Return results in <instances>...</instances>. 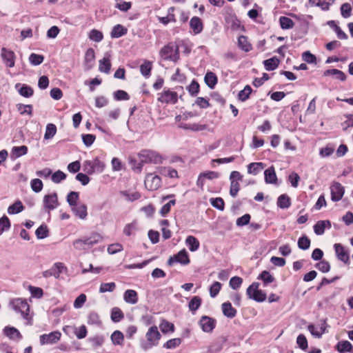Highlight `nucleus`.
Instances as JSON below:
<instances>
[{"instance_id":"nucleus-63","label":"nucleus","mask_w":353,"mask_h":353,"mask_svg":"<svg viewBox=\"0 0 353 353\" xmlns=\"http://www.w3.org/2000/svg\"><path fill=\"white\" fill-rule=\"evenodd\" d=\"M35 234L38 239H44L47 237L48 234L47 227L46 225L39 226L37 229Z\"/></svg>"},{"instance_id":"nucleus-10","label":"nucleus","mask_w":353,"mask_h":353,"mask_svg":"<svg viewBox=\"0 0 353 353\" xmlns=\"http://www.w3.org/2000/svg\"><path fill=\"white\" fill-rule=\"evenodd\" d=\"M160 54L164 59L175 61L178 57V47L174 44H168L161 49Z\"/></svg>"},{"instance_id":"nucleus-21","label":"nucleus","mask_w":353,"mask_h":353,"mask_svg":"<svg viewBox=\"0 0 353 353\" xmlns=\"http://www.w3.org/2000/svg\"><path fill=\"white\" fill-rule=\"evenodd\" d=\"M190 26L195 34L201 32L203 28V23L198 17H194L190 19Z\"/></svg>"},{"instance_id":"nucleus-27","label":"nucleus","mask_w":353,"mask_h":353,"mask_svg":"<svg viewBox=\"0 0 353 353\" xmlns=\"http://www.w3.org/2000/svg\"><path fill=\"white\" fill-rule=\"evenodd\" d=\"M185 244L191 252L196 251L200 246L199 241L193 236H188L186 238Z\"/></svg>"},{"instance_id":"nucleus-49","label":"nucleus","mask_w":353,"mask_h":353,"mask_svg":"<svg viewBox=\"0 0 353 353\" xmlns=\"http://www.w3.org/2000/svg\"><path fill=\"white\" fill-rule=\"evenodd\" d=\"M181 343V339L180 338H174L168 340L165 343H164L163 347L166 349H174L179 346Z\"/></svg>"},{"instance_id":"nucleus-43","label":"nucleus","mask_w":353,"mask_h":353,"mask_svg":"<svg viewBox=\"0 0 353 353\" xmlns=\"http://www.w3.org/2000/svg\"><path fill=\"white\" fill-rule=\"evenodd\" d=\"M238 44L239 48H241L245 52H249L252 49L251 45L248 43L247 37L245 36H240L239 37Z\"/></svg>"},{"instance_id":"nucleus-59","label":"nucleus","mask_w":353,"mask_h":353,"mask_svg":"<svg viewBox=\"0 0 353 353\" xmlns=\"http://www.w3.org/2000/svg\"><path fill=\"white\" fill-rule=\"evenodd\" d=\"M17 110L20 112L21 114H28L29 115L32 114V107L31 105H23V104H17Z\"/></svg>"},{"instance_id":"nucleus-13","label":"nucleus","mask_w":353,"mask_h":353,"mask_svg":"<svg viewBox=\"0 0 353 353\" xmlns=\"http://www.w3.org/2000/svg\"><path fill=\"white\" fill-rule=\"evenodd\" d=\"M176 262H178L182 265H188L190 263V259L188 252L185 249L179 252L177 254L170 257L168 261V264L169 265H172Z\"/></svg>"},{"instance_id":"nucleus-20","label":"nucleus","mask_w":353,"mask_h":353,"mask_svg":"<svg viewBox=\"0 0 353 353\" xmlns=\"http://www.w3.org/2000/svg\"><path fill=\"white\" fill-rule=\"evenodd\" d=\"M72 211L81 219H85L87 217V206L83 203H79L73 206Z\"/></svg>"},{"instance_id":"nucleus-56","label":"nucleus","mask_w":353,"mask_h":353,"mask_svg":"<svg viewBox=\"0 0 353 353\" xmlns=\"http://www.w3.org/2000/svg\"><path fill=\"white\" fill-rule=\"evenodd\" d=\"M32 190L35 192H39L43 189V182L39 179H32L30 182Z\"/></svg>"},{"instance_id":"nucleus-48","label":"nucleus","mask_w":353,"mask_h":353,"mask_svg":"<svg viewBox=\"0 0 353 353\" xmlns=\"http://www.w3.org/2000/svg\"><path fill=\"white\" fill-rule=\"evenodd\" d=\"M43 55L32 53L29 57V61L33 65H40L43 61Z\"/></svg>"},{"instance_id":"nucleus-34","label":"nucleus","mask_w":353,"mask_h":353,"mask_svg":"<svg viewBox=\"0 0 353 353\" xmlns=\"http://www.w3.org/2000/svg\"><path fill=\"white\" fill-rule=\"evenodd\" d=\"M111 68V63L109 57H104L99 61V70L101 72L109 73Z\"/></svg>"},{"instance_id":"nucleus-28","label":"nucleus","mask_w":353,"mask_h":353,"mask_svg":"<svg viewBox=\"0 0 353 353\" xmlns=\"http://www.w3.org/2000/svg\"><path fill=\"white\" fill-rule=\"evenodd\" d=\"M110 339L114 345L122 346L124 342V335L121 331L116 330L111 334Z\"/></svg>"},{"instance_id":"nucleus-32","label":"nucleus","mask_w":353,"mask_h":353,"mask_svg":"<svg viewBox=\"0 0 353 353\" xmlns=\"http://www.w3.org/2000/svg\"><path fill=\"white\" fill-rule=\"evenodd\" d=\"M264 168L263 163H251L248 165V174L256 175Z\"/></svg>"},{"instance_id":"nucleus-12","label":"nucleus","mask_w":353,"mask_h":353,"mask_svg":"<svg viewBox=\"0 0 353 353\" xmlns=\"http://www.w3.org/2000/svg\"><path fill=\"white\" fill-rule=\"evenodd\" d=\"M13 309L18 312H20L23 318L27 319L28 312L30 310L28 303L22 299H16L12 301Z\"/></svg>"},{"instance_id":"nucleus-3","label":"nucleus","mask_w":353,"mask_h":353,"mask_svg":"<svg viewBox=\"0 0 353 353\" xmlns=\"http://www.w3.org/2000/svg\"><path fill=\"white\" fill-rule=\"evenodd\" d=\"M83 170L88 174H92L94 172H102L105 168L103 162L100 161L98 158H95L92 161L87 160L83 165Z\"/></svg>"},{"instance_id":"nucleus-14","label":"nucleus","mask_w":353,"mask_h":353,"mask_svg":"<svg viewBox=\"0 0 353 353\" xmlns=\"http://www.w3.org/2000/svg\"><path fill=\"white\" fill-rule=\"evenodd\" d=\"M331 197L333 201H339L345 193L344 187L339 182H334L330 186Z\"/></svg>"},{"instance_id":"nucleus-1","label":"nucleus","mask_w":353,"mask_h":353,"mask_svg":"<svg viewBox=\"0 0 353 353\" xmlns=\"http://www.w3.org/2000/svg\"><path fill=\"white\" fill-rule=\"evenodd\" d=\"M102 241L103 236L99 233L93 232L89 236L74 240L72 245L77 250L85 251Z\"/></svg>"},{"instance_id":"nucleus-30","label":"nucleus","mask_w":353,"mask_h":353,"mask_svg":"<svg viewBox=\"0 0 353 353\" xmlns=\"http://www.w3.org/2000/svg\"><path fill=\"white\" fill-rule=\"evenodd\" d=\"M336 349L340 353L353 352V346L348 341L339 342Z\"/></svg>"},{"instance_id":"nucleus-52","label":"nucleus","mask_w":353,"mask_h":353,"mask_svg":"<svg viewBox=\"0 0 353 353\" xmlns=\"http://www.w3.org/2000/svg\"><path fill=\"white\" fill-rule=\"evenodd\" d=\"M201 304V299L199 296H194L189 303V309L192 312H195Z\"/></svg>"},{"instance_id":"nucleus-36","label":"nucleus","mask_w":353,"mask_h":353,"mask_svg":"<svg viewBox=\"0 0 353 353\" xmlns=\"http://www.w3.org/2000/svg\"><path fill=\"white\" fill-rule=\"evenodd\" d=\"M152 68V62L145 60L140 65V72L143 76L148 78L150 76Z\"/></svg>"},{"instance_id":"nucleus-29","label":"nucleus","mask_w":353,"mask_h":353,"mask_svg":"<svg viewBox=\"0 0 353 353\" xmlns=\"http://www.w3.org/2000/svg\"><path fill=\"white\" fill-rule=\"evenodd\" d=\"M158 172L170 178H178L177 171L170 167H160L158 168Z\"/></svg>"},{"instance_id":"nucleus-61","label":"nucleus","mask_w":353,"mask_h":353,"mask_svg":"<svg viewBox=\"0 0 353 353\" xmlns=\"http://www.w3.org/2000/svg\"><path fill=\"white\" fill-rule=\"evenodd\" d=\"M221 288V284L218 281H215L210 288V296L212 298L215 297L219 294Z\"/></svg>"},{"instance_id":"nucleus-31","label":"nucleus","mask_w":353,"mask_h":353,"mask_svg":"<svg viewBox=\"0 0 353 353\" xmlns=\"http://www.w3.org/2000/svg\"><path fill=\"white\" fill-rule=\"evenodd\" d=\"M28 152V148L26 145L13 147L11 152V156L13 159L19 158Z\"/></svg>"},{"instance_id":"nucleus-50","label":"nucleus","mask_w":353,"mask_h":353,"mask_svg":"<svg viewBox=\"0 0 353 353\" xmlns=\"http://www.w3.org/2000/svg\"><path fill=\"white\" fill-rule=\"evenodd\" d=\"M78 199H79V193L77 192H70L68 194L67 201L71 208L77 205Z\"/></svg>"},{"instance_id":"nucleus-35","label":"nucleus","mask_w":353,"mask_h":353,"mask_svg":"<svg viewBox=\"0 0 353 353\" xmlns=\"http://www.w3.org/2000/svg\"><path fill=\"white\" fill-rule=\"evenodd\" d=\"M263 64L267 70H274L278 67L279 64V60L276 57H272L265 60L263 61Z\"/></svg>"},{"instance_id":"nucleus-18","label":"nucleus","mask_w":353,"mask_h":353,"mask_svg":"<svg viewBox=\"0 0 353 353\" xmlns=\"http://www.w3.org/2000/svg\"><path fill=\"white\" fill-rule=\"evenodd\" d=\"M326 327V322L325 321H323L319 327H316L312 324L309 325L307 326V330L313 336L320 339L321 338L322 335L325 333Z\"/></svg>"},{"instance_id":"nucleus-15","label":"nucleus","mask_w":353,"mask_h":353,"mask_svg":"<svg viewBox=\"0 0 353 353\" xmlns=\"http://www.w3.org/2000/svg\"><path fill=\"white\" fill-rule=\"evenodd\" d=\"M215 324V320L208 316H203L199 321V325L205 332H211L214 330Z\"/></svg>"},{"instance_id":"nucleus-22","label":"nucleus","mask_w":353,"mask_h":353,"mask_svg":"<svg viewBox=\"0 0 353 353\" xmlns=\"http://www.w3.org/2000/svg\"><path fill=\"white\" fill-rule=\"evenodd\" d=\"M326 228H331V223L328 220L319 221L314 226V232L317 235H321L324 233Z\"/></svg>"},{"instance_id":"nucleus-17","label":"nucleus","mask_w":353,"mask_h":353,"mask_svg":"<svg viewBox=\"0 0 353 353\" xmlns=\"http://www.w3.org/2000/svg\"><path fill=\"white\" fill-rule=\"evenodd\" d=\"M1 57L8 67L12 68L14 66L15 55L14 52L3 48L1 49Z\"/></svg>"},{"instance_id":"nucleus-54","label":"nucleus","mask_w":353,"mask_h":353,"mask_svg":"<svg viewBox=\"0 0 353 353\" xmlns=\"http://www.w3.org/2000/svg\"><path fill=\"white\" fill-rule=\"evenodd\" d=\"M210 201L211 205L214 208H215L219 210H224V201L221 198H220V197L212 198V199H210Z\"/></svg>"},{"instance_id":"nucleus-37","label":"nucleus","mask_w":353,"mask_h":353,"mask_svg":"<svg viewBox=\"0 0 353 353\" xmlns=\"http://www.w3.org/2000/svg\"><path fill=\"white\" fill-rule=\"evenodd\" d=\"M205 82L210 88H213L217 83V77L212 72H208L205 76Z\"/></svg>"},{"instance_id":"nucleus-64","label":"nucleus","mask_w":353,"mask_h":353,"mask_svg":"<svg viewBox=\"0 0 353 353\" xmlns=\"http://www.w3.org/2000/svg\"><path fill=\"white\" fill-rule=\"evenodd\" d=\"M259 278L263 280L265 285L272 283L274 278L268 271H263L259 276Z\"/></svg>"},{"instance_id":"nucleus-55","label":"nucleus","mask_w":353,"mask_h":353,"mask_svg":"<svg viewBox=\"0 0 353 353\" xmlns=\"http://www.w3.org/2000/svg\"><path fill=\"white\" fill-rule=\"evenodd\" d=\"M116 288V284L114 282L111 283H103L101 284L99 292L104 293L107 292H112Z\"/></svg>"},{"instance_id":"nucleus-45","label":"nucleus","mask_w":353,"mask_h":353,"mask_svg":"<svg viewBox=\"0 0 353 353\" xmlns=\"http://www.w3.org/2000/svg\"><path fill=\"white\" fill-rule=\"evenodd\" d=\"M323 10H328L330 6L334 2V0H310Z\"/></svg>"},{"instance_id":"nucleus-8","label":"nucleus","mask_w":353,"mask_h":353,"mask_svg":"<svg viewBox=\"0 0 353 353\" xmlns=\"http://www.w3.org/2000/svg\"><path fill=\"white\" fill-rule=\"evenodd\" d=\"M242 175L238 171H232L230 173V194L232 197H235L240 189V185L239 181L242 180Z\"/></svg>"},{"instance_id":"nucleus-7","label":"nucleus","mask_w":353,"mask_h":353,"mask_svg":"<svg viewBox=\"0 0 353 353\" xmlns=\"http://www.w3.org/2000/svg\"><path fill=\"white\" fill-rule=\"evenodd\" d=\"M141 161L145 163L158 164L163 162L162 157L157 152L152 150L143 151L141 154Z\"/></svg>"},{"instance_id":"nucleus-9","label":"nucleus","mask_w":353,"mask_h":353,"mask_svg":"<svg viewBox=\"0 0 353 353\" xmlns=\"http://www.w3.org/2000/svg\"><path fill=\"white\" fill-rule=\"evenodd\" d=\"M61 334L59 331H54L49 334H44L39 336L41 345H53L57 343L61 339Z\"/></svg>"},{"instance_id":"nucleus-16","label":"nucleus","mask_w":353,"mask_h":353,"mask_svg":"<svg viewBox=\"0 0 353 353\" xmlns=\"http://www.w3.org/2000/svg\"><path fill=\"white\" fill-rule=\"evenodd\" d=\"M334 248L338 259L346 264L348 263L350 261L349 253L345 248L340 243H335Z\"/></svg>"},{"instance_id":"nucleus-4","label":"nucleus","mask_w":353,"mask_h":353,"mask_svg":"<svg viewBox=\"0 0 353 353\" xmlns=\"http://www.w3.org/2000/svg\"><path fill=\"white\" fill-rule=\"evenodd\" d=\"M161 177L154 173H148L146 174L144 180V185L147 190L154 191L161 186Z\"/></svg>"},{"instance_id":"nucleus-41","label":"nucleus","mask_w":353,"mask_h":353,"mask_svg":"<svg viewBox=\"0 0 353 353\" xmlns=\"http://www.w3.org/2000/svg\"><path fill=\"white\" fill-rule=\"evenodd\" d=\"M290 199L285 194H282L278 198L277 205L279 208L285 209L290 206Z\"/></svg>"},{"instance_id":"nucleus-19","label":"nucleus","mask_w":353,"mask_h":353,"mask_svg":"<svg viewBox=\"0 0 353 353\" xmlns=\"http://www.w3.org/2000/svg\"><path fill=\"white\" fill-rule=\"evenodd\" d=\"M219 177V174L214 171H208L201 173L198 177L196 185L203 189L205 179L212 180Z\"/></svg>"},{"instance_id":"nucleus-38","label":"nucleus","mask_w":353,"mask_h":353,"mask_svg":"<svg viewBox=\"0 0 353 353\" xmlns=\"http://www.w3.org/2000/svg\"><path fill=\"white\" fill-rule=\"evenodd\" d=\"M127 33V29L125 28L121 25H117L115 26L112 32H111V37L112 38H119Z\"/></svg>"},{"instance_id":"nucleus-2","label":"nucleus","mask_w":353,"mask_h":353,"mask_svg":"<svg viewBox=\"0 0 353 353\" xmlns=\"http://www.w3.org/2000/svg\"><path fill=\"white\" fill-rule=\"evenodd\" d=\"M161 335L156 325L150 327L145 334L147 343L143 346V348L148 349L153 346H157L159 344V341L161 339Z\"/></svg>"},{"instance_id":"nucleus-60","label":"nucleus","mask_w":353,"mask_h":353,"mask_svg":"<svg viewBox=\"0 0 353 353\" xmlns=\"http://www.w3.org/2000/svg\"><path fill=\"white\" fill-rule=\"evenodd\" d=\"M65 178H66V174L61 170H58V171L55 172L52 175V181L55 183H60L61 181L64 180Z\"/></svg>"},{"instance_id":"nucleus-23","label":"nucleus","mask_w":353,"mask_h":353,"mask_svg":"<svg viewBox=\"0 0 353 353\" xmlns=\"http://www.w3.org/2000/svg\"><path fill=\"white\" fill-rule=\"evenodd\" d=\"M124 301L130 304H135L138 301L137 293L135 290H128L123 294Z\"/></svg>"},{"instance_id":"nucleus-26","label":"nucleus","mask_w":353,"mask_h":353,"mask_svg":"<svg viewBox=\"0 0 353 353\" xmlns=\"http://www.w3.org/2000/svg\"><path fill=\"white\" fill-rule=\"evenodd\" d=\"M4 334L11 339H20L22 336L19 331L14 327H6L3 330Z\"/></svg>"},{"instance_id":"nucleus-51","label":"nucleus","mask_w":353,"mask_h":353,"mask_svg":"<svg viewBox=\"0 0 353 353\" xmlns=\"http://www.w3.org/2000/svg\"><path fill=\"white\" fill-rule=\"evenodd\" d=\"M103 38V33L97 30H92L89 33V39L95 42H100Z\"/></svg>"},{"instance_id":"nucleus-58","label":"nucleus","mask_w":353,"mask_h":353,"mask_svg":"<svg viewBox=\"0 0 353 353\" xmlns=\"http://www.w3.org/2000/svg\"><path fill=\"white\" fill-rule=\"evenodd\" d=\"M310 240L307 236H302L298 240V246L301 250H307L310 248Z\"/></svg>"},{"instance_id":"nucleus-62","label":"nucleus","mask_w":353,"mask_h":353,"mask_svg":"<svg viewBox=\"0 0 353 353\" xmlns=\"http://www.w3.org/2000/svg\"><path fill=\"white\" fill-rule=\"evenodd\" d=\"M176 201L174 199H172L166 204H165L160 210V214H161V216H165L166 214H168L170 211L171 207L174 205Z\"/></svg>"},{"instance_id":"nucleus-25","label":"nucleus","mask_w":353,"mask_h":353,"mask_svg":"<svg viewBox=\"0 0 353 353\" xmlns=\"http://www.w3.org/2000/svg\"><path fill=\"white\" fill-rule=\"evenodd\" d=\"M265 181L267 183H276L277 181L276 174L273 166L269 168L264 172Z\"/></svg>"},{"instance_id":"nucleus-11","label":"nucleus","mask_w":353,"mask_h":353,"mask_svg":"<svg viewBox=\"0 0 353 353\" xmlns=\"http://www.w3.org/2000/svg\"><path fill=\"white\" fill-rule=\"evenodd\" d=\"M44 209L50 213L51 210L56 209L59 206V201L57 193H51L45 195L43 200Z\"/></svg>"},{"instance_id":"nucleus-57","label":"nucleus","mask_w":353,"mask_h":353,"mask_svg":"<svg viewBox=\"0 0 353 353\" xmlns=\"http://www.w3.org/2000/svg\"><path fill=\"white\" fill-rule=\"evenodd\" d=\"M243 283V279L239 276L232 277L230 280L229 285L233 290H237L240 288Z\"/></svg>"},{"instance_id":"nucleus-53","label":"nucleus","mask_w":353,"mask_h":353,"mask_svg":"<svg viewBox=\"0 0 353 353\" xmlns=\"http://www.w3.org/2000/svg\"><path fill=\"white\" fill-rule=\"evenodd\" d=\"M252 92V88L250 85H246L243 90H241L238 94L239 100L245 101L247 100Z\"/></svg>"},{"instance_id":"nucleus-47","label":"nucleus","mask_w":353,"mask_h":353,"mask_svg":"<svg viewBox=\"0 0 353 353\" xmlns=\"http://www.w3.org/2000/svg\"><path fill=\"white\" fill-rule=\"evenodd\" d=\"M181 127L185 130H191L193 131H201L206 129L207 126L205 125H201L198 123H185L181 125Z\"/></svg>"},{"instance_id":"nucleus-33","label":"nucleus","mask_w":353,"mask_h":353,"mask_svg":"<svg viewBox=\"0 0 353 353\" xmlns=\"http://www.w3.org/2000/svg\"><path fill=\"white\" fill-rule=\"evenodd\" d=\"M161 331L163 334H166L169 332H174L175 330L174 325L172 323L168 321L165 319H163L159 324Z\"/></svg>"},{"instance_id":"nucleus-39","label":"nucleus","mask_w":353,"mask_h":353,"mask_svg":"<svg viewBox=\"0 0 353 353\" xmlns=\"http://www.w3.org/2000/svg\"><path fill=\"white\" fill-rule=\"evenodd\" d=\"M23 205L20 201H16L14 204L9 206L8 208V213L9 214H17L23 211Z\"/></svg>"},{"instance_id":"nucleus-6","label":"nucleus","mask_w":353,"mask_h":353,"mask_svg":"<svg viewBox=\"0 0 353 353\" xmlns=\"http://www.w3.org/2000/svg\"><path fill=\"white\" fill-rule=\"evenodd\" d=\"M158 101L166 104H175L178 101V94L176 92L170 89H164L163 91L158 94Z\"/></svg>"},{"instance_id":"nucleus-40","label":"nucleus","mask_w":353,"mask_h":353,"mask_svg":"<svg viewBox=\"0 0 353 353\" xmlns=\"http://www.w3.org/2000/svg\"><path fill=\"white\" fill-rule=\"evenodd\" d=\"M279 23L282 29H291L294 26V21L287 17H281L279 18Z\"/></svg>"},{"instance_id":"nucleus-42","label":"nucleus","mask_w":353,"mask_h":353,"mask_svg":"<svg viewBox=\"0 0 353 353\" xmlns=\"http://www.w3.org/2000/svg\"><path fill=\"white\" fill-rule=\"evenodd\" d=\"M57 132V127L53 123H48L46 125V132L44 134L45 139H52Z\"/></svg>"},{"instance_id":"nucleus-46","label":"nucleus","mask_w":353,"mask_h":353,"mask_svg":"<svg viewBox=\"0 0 353 353\" xmlns=\"http://www.w3.org/2000/svg\"><path fill=\"white\" fill-rule=\"evenodd\" d=\"M325 75H334L336 79H339L341 81H345L346 78L345 73L337 69H331L326 70L325 72Z\"/></svg>"},{"instance_id":"nucleus-24","label":"nucleus","mask_w":353,"mask_h":353,"mask_svg":"<svg viewBox=\"0 0 353 353\" xmlns=\"http://www.w3.org/2000/svg\"><path fill=\"white\" fill-rule=\"evenodd\" d=\"M223 314L228 318H233L236 316V310L230 302H225L221 305Z\"/></svg>"},{"instance_id":"nucleus-44","label":"nucleus","mask_w":353,"mask_h":353,"mask_svg":"<svg viewBox=\"0 0 353 353\" xmlns=\"http://www.w3.org/2000/svg\"><path fill=\"white\" fill-rule=\"evenodd\" d=\"M124 317L123 312L119 307H113L111 312V319L114 322H119Z\"/></svg>"},{"instance_id":"nucleus-5","label":"nucleus","mask_w":353,"mask_h":353,"mask_svg":"<svg viewBox=\"0 0 353 353\" xmlns=\"http://www.w3.org/2000/svg\"><path fill=\"white\" fill-rule=\"evenodd\" d=\"M247 295L257 302H263L266 299V294L261 290H259V284L253 283L247 289Z\"/></svg>"}]
</instances>
